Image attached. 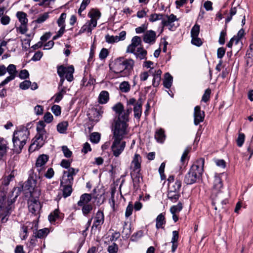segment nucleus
I'll list each match as a JSON object with an SVG mask.
<instances>
[{
	"instance_id": "f257e3e1",
	"label": "nucleus",
	"mask_w": 253,
	"mask_h": 253,
	"mask_svg": "<svg viewBox=\"0 0 253 253\" xmlns=\"http://www.w3.org/2000/svg\"><path fill=\"white\" fill-rule=\"evenodd\" d=\"M112 109L115 112L117 118L112 128L113 142L111 149L114 156L118 157L123 152L126 146V142L123 141V139L127 134L128 114L131 109L129 108L126 112L124 113L123 107L120 103H117L114 105Z\"/></svg>"
},
{
	"instance_id": "f03ea898",
	"label": "nucleus",
	"mask_w": 253,
	"mask_h": 253,
	"mask_svg": "<svg viewBox=\"0 0 253 253\" xmlns=\"http://www.w3.org/2000/svg\"><path fill=\"white\" fill-rule=\"evenodd\" d=\"M222 186L221 179L219 177H215L211 194L212 204L214 206L215 210H217L218 208L223 209V206L227 202V199L223 196V194L221 191Z\"/></svg>"
},
{
	"instance_id": "7ed1b4c3",
	"label": "nucleus",
	"mask_w": 253,
	"mask_h": 253,
	"mask_svg": "<svg viewBox=\"0 0 253 253\" xmlns=\"http://www.w3.org/2000/svg\"><path fill=\"white\" fill-rule=\"evenodd\" d=\"M205 160L200 158L197 160L191 167L188 172L185 174L184 182L187 185L198 182L202 176L204 171Z\"/></svg>"
},
{
	"instance_id": "20e7f679",
	"label": "nucleus",
	"mask_w": 253,
	"mask_h": 253,
	"mask_svg": "<svg viewBox=\"0 0 253 253\" xmlns=\"http://www.w3.org/2000/svg\"><path fill=\"white\" fill-rule=\"evenodd\" d=\"M133 65L132 59L119 57L114 60L111 69L115 73L120 74L121 77H126L129 75Z\"/></svg>"
},
{
	"instance_id": "39448f33",
	"label": "nucleus",
	"mask_w": 253,
	"mask_h": 253,
	"mask_svg": "<svg viewBox=\"0 0 253 253\" xmlns=\"http://www.w3.org/2000/svg\"><path fill=\"white\" fill-rule=\"evenodd\" d=\"M45 124L43 121H39L37 125V133L33 139V143L29 147V151H34L42 147L47 138V132L45 129Z\"/></svg>"
},
{
	"instance_id": "423d86ee",
	"label": "nucleus",
	"mask_w": 253,
	"mask_h": 253,
	"mask_svg": "<svg viewBox=\"0 0 253 253\" xmlns=\"http://www.w3.org/2000/svg\"><path fill=\"white\" fill-rule=\"evenodd\" d=\"M30 134L28 129L24 126L21 127L19 129L14 131L13 134L12 142L14 149L16 152H21Z\"/></svg>"
},
{
	"instance_id": "0eeeda50",
	"label": "nucleus",
	"mask_w": 253,
	"mask_h": 253,
	"mask_svg": "<svg viewBox=\"0 0 253 253\" xmlns=\"http://www.w3.org/2000/svg\"><path fill=\"white\" fill-rule=\"evenodd\" d=\"M131 42L126 48V53H132L137 59H142V46L141 38L139 36H134L131 39Z\"/></svg>"
},
{
	"instance_id": "6e6552de",
	"label": "nucleus",
	"mask_w": 253,
	"mask_h": 253,
	"mask_svg": "<svg viewBox=\"0 0 253 253\" xmlns=\"http://www.w3.org/2000/svg\"><path fill=\"white\" fill-rule=\"evenodd\" d=\"M17 196H15L14 201H9L6 198V193L4 191H0V216L4 215L1 218L2 222H5L7 220L6 216L11 209V204L15 201V199Z\"/></svg>"
},
{
	"instance_id": "1a4fd4ad",
	"label": "nucleus",
	"mask_w": 253,
	"mask_h": 253,
	"mask_svg": "<svg viewBox=\"0 0 253 253\" xmlns=\"http://www.w3.org/2000/svg\"><path fill=\"white\" fill-rule=\"evenodd\" d=\"M141 157L140 155L135 154L133 160L131 162L130 169L131 170V175L133 180L139 181V179L142 180V176L141 175Z\"/></svg>"
},
{
	"instance_id": "9d476101",
	"label": "nucleus",
	"mask_w": 253,
	"mask_h": 253,
	"mask_svg": "<svg viewBox=\"0 0 253 253\" xmlns=\"http://www.w3.org/2000/svg\"><path fill=\"white\" fill-rule=\"evenodd\" d=\"M7 72L9 76L0 83V88L15 79L17 73L16 66L14 64H9L7 67H6L4 65H0V77L5 75Z\"/></svg>"
},
{
	"instance_id": "9b49d317",
	"label": "nucleus",
	"mask_w": 253,
	"mask_h": 253,
	"mask_svg": "<svg viewBox=\"0 0 253 253\" xmlns=\"http://www.w3.org/2000/svg\"><path fill=\"white\" fill-rule=\"evenodd\" d=\"M120 103L123 107V112L124 113L126 112L127 109L130 108L131 111L128 114V120L129 119V115L132 112V108L130 106L131 105H133L134 106L133 111L134 117L138 119H140L142 113V102L140 99H139L137 102H136V100L133 98L127 100V104L126 110L124 109L123 105L121 102Z\"/></svg>"
},
{
	"instance_id": "f8f14e48",
	"label": "nucleus",
	"mask_w": 253,
	"mask_h": 253,
	"mask_svg": "<svg viewBox=\"0 0 253 253\" xmlns=\"http://www.w3.org/2000/svg\"><path fill=\"white\" fill-rule=\"evenodd\" d=\"M74 72V67L73 65H70L67 67L63 65H60L57 67V74L60 77V85H62L65 78L69 82L73 80V73Z\"/></svg>"
},
{
	"instance_id": "ddd939ff",
	"label": "nucleus",
	"mask_w": 253,
	"mask_h": 253,
	"mask_svg": "<svg viewBox=\"0 0 253 253\" xmlns=\"http://www.w3.org/2000/svg\"><path fill=\"white\" fill-rule=\"evenodd\" d=\"M31 173L28 179L25 183V188L29 191L31 194L37 193L38 195L40 194V190L37 186V178L40 179L41 174L37 176L34 173L33 170H31Z\"/></svg>"
},
{
	"instance_id": "4468645a",
	"label": "nucleus",
	"mask_w": 253,
	"mask_h": 253,
	"mask_svg": "<svg viewBox=\"0 0 253 253\" xmlns=\"http://www.w3.org/2000/svg\"><path fill=\"white\" fill-rule=\"evenodd\" d=\"M79 171V169L75 168H69L67 170H64L60 185L73 184L74 176L76 175Z\"/></svg>"
},
{
	"instance_id": "2eb2a0df",
	"label": "nucleus",
	"mask_w": 253,
	"mask_h": 253,
	"mask_svg": "<svg viewBox=\"0 0 253 253\" xmlns=\"http://www.w3.org/2000/svg\"><path fill=\"white\" fill-rule=\"evenodd\" d=\"M178 21L176 16L173 14L169 15L164 14L162 21H161V25L162 27V31L163 30L164 27H167L170 31H174L176 26H175L174 22Z\"/></svg>"
},
{
	"instance_id": "dca6fc26",
	"label": "nucleus",
	"mask_w": 253,
	"mask_h": 253,
	"mask_svg": "<svg viewBox=\"0 0 253 253\" xmlns=\"http://www.w3.org/2000/svg\"><path fill=\"white\" fill-rule=\"evenodd\" d=\"M16 16L21 23V26L19 27L20 32L22 34H25L27 31V24L28 19L27 18V14L23 11H18L16 13Z\"/></svg>"
},
{
	"instance_id": "f3484780",
	"label": "nucleus",
	"mask_w": 253,
	"mask_h": 253,
	"mask_svg": "<svg viewBox=\"0 0 253 253\" xmlns=\"http://www.w3.org/2000/svg\"><path fill=\"white\" fill-rule=\"evenodd\" d=\"M194 124L197 126L204 120L205 114L204 111L201 110L200 106H196L194 110Z\"/></svg>"
},
{
	"instance_id": "a211bd4d",
	"label": "nucleus",
	"mask_w": 253,
	"mask_h": 253,
	"mask_svg": "<svg viewBox=\"0 0 253 253\" xmlns=\"http://www.w3.org/2000/svg\"><path fill=\"white\" fill-rule=\"evenodd\" d=\"M104 222V215L103 212L99 210L94 217V220L92 226V229H100L101 225Z\"/></svg>"
},
{
	"instance_id": "6ab92c4d",
	"label": "nucleus",
	"mask_w": 253,
	"mask_h": 253,
	"mask_svg": "<svg viewBox=\"0 0 253 253\" xmlns=\"http://www.w3.org/2000/svg\"><path fill=\"white\" fill-rule=\"evenodd\" d=\"M28 208L30 212L33 214H37L39 213L42 206L39 201L35 199L31 200L28 202Z\"/></svg>"
},
{
	"instance_id": "aec40b11",
	"label": "nucleus",
	"mask_w": 253,
	"mask_h": 253,
	"mask_svg": "<svg viewBox=\"0 0 253 253\" xmlns=\"http://www.w3.org/2000/svg\"><path fill=\"white\" fill-rule=\"evenodd\" d=\"M48 157L46 155H40L37 160L36 167L40 174H42V172L43 169V166L47 162Z\"/></svg>"
},
{
	"instance_id": "412c9836",
	"label": "nucleus",
	"mask_w": 253,
	"mask_h": 253,
	"mask_svg": "<svg viewBox=\"0 0 253 253\" xmlns=\"http://www.w3.org/2000/svg\"><path fill=\"white\" fill-rule=\"evenodd\" d=\"M9 149L7 141L2 137H0V160L6 157Z\"/></svg>"
},
{
	"instance_id": "4be33fe9",
	"label": "nucleus",
	"mask_w": 253,
	"mask_h": 253,
	"mask_svg": "<svg viewBox=\"0 0 253 253\" xmlns=\"http://www.w3.org/2000/svg\"><path fill=\"white\" fill-rule=\"evenodd\" d=\"M156 39V32L152 30L146 31L143 35V42L150 44H153Z\"/></svg>"
},
{
	"instance_id": "5701e85b",
	"label": "nucleus",
	"mask_w": 253,
	"mask_h": 253,
	"mask_svg": "<svg viewBox=\"0 0 253 253\" xmlns=\"http://www.w3.org/2000/svg\"><path fill=\"white\" fill-rule=\"evenodd\" d=\"M167 197L172 202L175 203L180 197V191L168 188Z\"/></svg>"
},
{
	"instance_id": "b1692460",
	"label": "nucleus",
	"mask_w": 253,
	"mask_h": 253,
	"mask_svg": "<svg viewBox=\"0 0 253 253\" xmlns=\"http://www.w3.org/2000/svg\"><path fill=\"white\" fill-rule=\"evenodd\" d=\"M103 112L97 109H93L91 112L88 114V118L90 120L97 123L100 119Z\"/></svg>"
},
{
	"instance_id": "393cba45",
	"label": "nucleus",
	"mask_w": 253,
	"mask_h": 253,
	"mask_svg": "<svg viewBox=\"0 0 253 253\" xmlns=\"http://www.w3.org/2000/svg\"><path fill=\"white\" fill-rule=\"evenodd\" d=\"M63 214L60 213L58 210H55L48 216V219L51 223H53L58 220H62Z\"/></svg>"
},
{
	"instance_id": "a878e982",
	"label": "nucleus",
	"mask_w": 253,
	"mask_h": 253,
	"mask_svg": "<svg viewBox=\"0 0 253 253\" xmlns=\"http://www.w3.org/2000/svg\"><path fill=\"white\" fill-rule=\"evenodd\" d=\"M91 200V194H84L80 197V200L78 202V205L79 206H82L85 205L89 204L88 203Z\"/></svg>"
},
{
	"instance_id": "bb28decb",
	"label": "nucleus",
	"mask_w": 253,
	"mask_h": 253,
	"mask_svg": "<svg viewBox=\"0 0 253 253\" xmlns=\"http://www.w3.org/2000/svg\"><path fill=\"white\" fill-rule=\"evenodd\" d=\"M165 215V213L163 212L159 214L157 217L156 219V227L157 229L164 228L163 225H165L166 223Z\"/></svg>"
},
{
	"instance_id": "cd10ccee",
	"label": "nucleus",
	"mask_w": 253,
	"mask_h": 253,
	"mask_svg": "<svg viewBox=\"0 0 253 253\" xmlns=\"http://www.w3.org/2000/svg\"><path fill=\"white\" fill-rule=\"evenodd\" d=\"M109 99V94L108 91H102L98 97V102L100 104H105Z\"/></svg>"
},
{
	"instance_id": "c85d7f7f",
	"label": "nucleus",
	"mask_w": 253,
	"mask_h": 253,
	"mask_svg": "<svg viewBox=\"0 0 253 253\" xmlns=\"http://www.w3.org/2000/svg\"><path fill=\"white\" fill-rule=\"evenodd\" d=\"M155 138L158 142L163 143L166 138L164 130L160 128L156 131L155 134Z\"/></svg>"
},
{
	"instance_id": "c756f323",
	"label": "nucleus",
	"mask_w": 253,
	"mask_h": 253,
	"mask_svg": "<svg viewBox=\"0 0 253 253\" xmlns=\"http://www.w3.org/2000/svg\"><path fill=\"white\" fill-rule=\"evenodd\" d=\"M173 78L169 73L165 74V79L163 82L164 85L167 88H169L172 83Z\"/></svg>"
},
{
	"instance_id": "7c9ffc66",
	"label": "nucleus",
	"mask_w": 253,
	"mask_h": 253,
	"mask_svg": "<svg viewBox=\"0 0 253 253\" xmlns=\"http://www.w3.org/2000/svg\"><path fill=\"white\" fill-rule=\"evenodd\" d=\"M72 185L73 184H65L60 185L63 187V196L64 197L66 198L69 196L72 192Z\"/></svg>"
},
{
	"instance_id": "2f4dec72",
	"label": "nucleus",
	"mask_w": 253,
	"mask_h": 253,
	"mask_svg": "<svg viewBox=\"0 0 253 253\" xmlns=\"http://www.w3.org/2000/svg\"><path fill=\"white\" fill-rule=\"evenodd\" d=\"M88 16L90 19L98 20L101 16V13L96 9H92L88 13Z\"/></svg>"
},
{
	"instance_id": "473e14b6",
	"label": "nucleus",
	"mask_w": 253,
	"mask_h": 253,
	"mask_svg": "<svg viewBox=\"0 0 253 253\" xmlns=\"http://www.w3.org/2000/svg\"><path fill=\"white\" fill-rule=\"evenodd\" d=\"M68 126L67 122H63L59 123L57 126V131L60 133H64L66 131Z\"/></svg>"
},
{
	"instance_id": "72a5a7b5",
	"label": "nucleus",
	"mask_w": 253,
	"mask_h": 253,
	"mask_svg": "<svg viewBox=\"0 0 253 253\" xmlns=\"http://www.w3.org/2000/svg\"><path fill=\"white\" fill-rule=\"evenodd\" d=\"M49 17V12H44L43 14L39 15L37 19L35 20V22L38 24L42 23L46 21Z\"/></svg>"
},
{
	"instance_id": "f704fd0d",
	"label": "nucleus",
	"mask_w": 253,
	"mask_h": 253,
	"mask_svg": "<svg viewBox=\"0 0 253 253\" xmlns=\"http://www.w3.org/2000/svg\"><path fill=\"white\" fill-rule=\"evenodd\" d=\"M49 232V230L47 228L40 229L37 231L36 236L38 238H42L45 237Z\"/></svg>"
},
{
	"instance_id": "c9c22d12",
	"label": "nucleus",
	"mask_w": 253,
	"mask_h": 253,
	"mask_svg": "<svg viewBox=\"0 0 253 253\" xmlns=\"http://www.w3.org/2000/svg\"><path fill=\"white\" fill-rule=\"evenodd\" d=\"M181 181L179 179L177 178L175 180L174 183H171V184L168 186V188L175 189L176 190H178L180 191L181 188Z\"/></svg>"
},
{
	"instance_id": "e433bc0d",
	"label": "nucleus",
	"mask_w": 253,
	"mask_h": 253,
	"mask_svg": "<svg viewBox=\"0 0 253 253\" xmlns=\"http://www.w3.org/2000/svg\"><path fill=\"white\" fill-rule=\"evenodd\" d=\"M183 208L182 203L179 202L177 205L172 206L170 209V211L171 213H177L179 212Z\"/></svg>"
},
{
	"instance_id": "4c0bfd02",
	"label": "nucleus",
	"mask_w": 253,
	"mask_h": 253,
	"mask_svg": "<svg viewBox=\"0 0 253 253\" xmlns=\"http://www.w3.org/2000/svg\"><path fill=\"white\" fill-rule=\"evenodd\" d=\"M66 93L65 89H62L59 92L54 95L53 98H54V102L58 103L63 98V95Z\"/></svg>"
},
{
	"instance_id": "58836bf2",
	"label": "nucleus",
	"mask_w": 253,
	"mask_h": 253,
	"mask_svg": "<svg viewBox=\"0 0 253 253\" xmlns=\"http://www.w3.org/2000/svg\"><path fill=\"white\" fill-rule=\"evenodd\" d=\"M120 90L123 92H127L130 90V85L127 82H123L119 86Z\"/></svg>"
},
{
	"instance_id": "ea45409f",
	"label": "nucleus",
	"mask_w": 253,
	"mask_h": 253,
	"mask_svg": "<svg viewBox=\"0 0 253 253\" xmlns=\"http://www.w3.org/2000/svg\"><path fill=\"white\" fill-rule=\"evenodd\" d=\"M66 13H62L59 18L58 19L57 23L59 27H65V19L66 18Z\"/></svg>"
},
{
	"instance_id": "a19ab883",
	"label": "nucleus",
	"mask_w": 253,
	"mask_h": 253,
	"mask_svg": "<svg viewBox=\"0 0 253 253\" xmlns=\"http://www.w3.org/2000/svg\"><path fill=\"white\" fill-rule=\"evenodd\" d=\"M163 16L164 14H152L150 15L149 20L152 22H154L159 20H161V21H162Z\"/></svg>"
},
{
	"instance_id": "79ce46f5",
	"label": "nucleus",
	"mask_w": 253,
	"mask_h": 253,
	"mask_svg": "<svg viewBox=\"0 0 253 253\" xmlns=\"http://www.w3.org/2000/svg\"><path fill=\"white\" fill-rule=\"evenodd\" d=\"M105 39L106 42L109 43H114L119 42L118 40V36H110L108 34L105 36Z\"/></svg>"
},
{
	"instance_id": "37998d69",
	"label": "nucleus",
	"mask_w": 253,
	"mask_h": 253,
	"mask_svg": "<svg viewBox=\"0 0 253 253\" xmlns=\"http://www.w3.org/2000/svg\"><path fill=\"white\" fill-rule=\"evenodd\" d=\"M90 141L94 143H97L100 139V135L98 132H93L90 134Z\"/></svg>"
},
{
	"instance_id": "c03bdc74",
	"label": "nucleus",
	"mask_w": 253,
	"mask_h": 253,
	"mask_svg": "<svg viewBox=\"0 0 253 253\" xmlns=\"http://www.w3.org/2000/svg\"><path fill=\"white\" fill-rule=\"evenodd\" d=\"M90 0H83L80 8L78 10V14L82 16V12L83 11H84L86 7V6L88 5V4L90 3Z\"/></svg>"
},
{
	"instance_id": "a18cd8bd",
	"label": "nucleus",
	"mask_w": 253,
	"mask_h": 253,
	"mask_svg": "<svg viewBox=\"0 0 253 253\" xmlns=\"http://www.w3.org/2000/svg\"><path fill=\"white\" fill-rule=\"evenodd\" d=\"M200 32V26L195 24L192 28L191 31V37H198Z\"/></svg>"
},
{
	"instance_id": "49530a36",
	"label": "nucleus",
	"mask_w": 253,
	"mask_h": 253,
	"mask_svg": "<svg viewBox=\"0 0 253 253\" xmlns=\"http://www.w3.org/2000/svg\"><path fill=\"white\" fill-rule=\"evenodd\" d=\"M82 211L84 215L88 214L92 210V205L90 204L82 206Z\"/></svg>"
},
{
	"instance_id": "de8ad7c7",
	"label": "nucleus",
	"mask_w": 253,
	"mask_h": 253,
	"mask_svg": "<svg viewBox=\"0 0 253 253\" xmlns=\"http://www.w3.org/2000/svg\"><path fill=\"white\" fill-rule=\"evenodd\" d=\"M245 135L244 133H239L238 138L236 140L238 146L242 147L244 143Z\"/></svg>"
},
{
	"instance_id": "09e8293b",
	"label": "nucleus",
	"mask_w": 253,
	"mask_h": 253,
	"mask_svg": "<svg viewBox=\"0 0 253 253\" xmlns=\"http://www.w3.org/2000/svg\"><path fill=\"white\" fill-rule=\"evenodd\" d=\"M133 209V206L131 202H129L127 206L125 212V216L127 218L131 215Z\"/></svg>"
},
{
	"instance_id": "8fccbe9b",
	"label": "nucleus",
	"mask_w": 253,
	"mask_h": 253,
	"mask_svg": "<svg viewBox=\"0 0 253 253\" xmlns=\"http://www.w3.org/2000/svg\"><path fill=\"white\" fill-rule=\"evenodd\" d=\"M211 93V90L210 88L207 89L202 96V101L205 102H208L210 99Z\"/></svg>"
},
{
	"instance_id": "3c124183",
	"label": "nucleus",
	"mask_w": 253,
	"mask_h": 253,
	"mask_svg": "<svg viewBox=\"0 0 253 253\" xmlns=\"http://www.w3.org/2000/svg\"><path fill=\"white\" fill-rule=\"evenodd\" d=\"M226 36V28L222 30L220 34L218 42L220 44L223 45L225 43V38Z\"/></svg>"
},
{
	"instance_id": "603ef678",
	"label": "nucleus",
	"mask_w": 253,
	"mask_h": 253,
	"mask_svg": "<svg viewBox=\"0 0 253 253\" xmlns=\"http://www.w3.org/2000/svg\"><path fill=\"white\" fill-rule=\"evenodd\" d=\"M52 113L56 116H58L61 114V107L57 105H54L51 107Z\"/></svg>"
},
{
	"instance_id": "864d4df0",
	"label": "nucleus",
	"mask_w": 253,
	"mask_h": 253,
	"mask_svg": "<svg viewBox=\"0 0 253 253\" xmlns=\"http://www.w3.org/2000/svg\"><path fill=\"white\" fill-rule=\"evenodd\" d=\"M53 118V116L50 113L46 112V113H45L43 116V122L44 123L45 122L46 123H50L52 121Z\"/></svg>"
},
{
	"instance_id": "5fc2aeb1",
	"label": "nucleus",
	"mask_w": 253,
	"mask_h": 253,
	"mask_svg": "<svg viewBox=\"0 0 253 253\" xmlns=\"http://www.w3.org/2000/svg\"><path fill=\"white\" fill-rule=\"evenodd\" d=\"M62 150L64 154V155L66 158H70L72 156V152L66 146H63L62 147Z\"/></svg>"
},
{
	"instance_id": "6e6d98bb",
	"label": "nucleus",
	"mask_w": 253,
	"mask_h": 253,
	"mask_svg": "<svg viewBox=\"0 0 253 253\" xmlns=\"http://www.w3.org/2000/svg\"><path fill=\"white\" fill-rule=\"evenodd\" d=\"M118 251V246L116 243H113L108 248V251L109 253H117Z\"/></svg>"
},
{
	"instance_id": "4d7b16f0",
	"label": "nucleus",
	"mask_w": 253,
	"mask_h": 253,
	"mask_svg": "<svg viewBox=\"0 0 253 253\" xmlns=\"http://www.w3.org/2000/svg\"><path fill=\"white\" fill-rule=\"evenodd\" d=\"M191 42L193 44L200 46L202 44V42L200 38L198 37H192Z\"/></svg>"
},
{
	"instance_id": "13d9d810",
	"label": "nucleus",
	"mask_w": 253,
	"mask_h": 253,
	"mask_svg": "<svg viewBox=\"0 0 253 253\" xmlns=\"http://www.w3.org/2000/svg\"><path fill=\"white\" fill-rule=\"evenodd\" d=\"M155 73H156V70L153 68H151L148 72L143 73V81L147 80L149 76H154Z\"/></svg>"
},
{
	"instance_id": "bf43d9fd",
	"label": "nucleus",
	"mask_w": 253,
	"mask_h": 253,
	"mask_svg": "<svg viewBox=\"0 0 253 253\" xmlns=\"http://www.w3.org/2000/svg\"><path fill=\"white\" fill-rule=\"evenodd\" d=\"M61 166L65 169H69V168H71L70 167L71 166V162L69 160L63 159L62 160L61 164Z\"/></svg>"
},
{
	"instance_id": "052dcab7",
	"label": "nucleus",
	"mask_w": 253,
	"mask_h": 253,
	"mask_svg": "<svg viewBox=\"0 0 253 253\" xmlns=\"http://www.w3.org/2000/svg\"><path fill=\"white\" fill-rule=\"evenodd\" d=\"M31 84V83L30 81L25 80L22 82L21 83H20L19 86L20 88L22 89H26L29 88Z\"/></svg>"
},
{
	"instance_id": "680f3d73",
	"label": "nucleus",
	"mask_w": 253,
	"mask_h": 253,
	"mask_svg": "<svg viewBox=\"0 0 253 253\" xmlns=\"http://www.w3.org/2000/svg\"><path fill=\"white\" fill-rule=\"evenodd\" d=\"M43 108L42 106L37 105L34 108V111L37 115H41L42 114Z\"/></svg>"
},
{
	"instance_id": "e2e57ef3",
	"label": "nucleus",
	"mask_w": 253,
	"mask_h": 253,
	"mask_svg": "<svg viewBox=\"0 0 253 253\" xmlns=\"http://www.w3.org/2000/svg\"><path fill=\"white\" fill-rule=\"evenodd\" d=\"M92 31V28L90 27V26L86 23V24L84 25L80 30V33H83L85 32H87L88 33H91Z\"/></svg>"
},
{
	"instance_id": "0e129e2a",
	"label": "nucleus",
	"mask_w": 253,
	"mask_h": 253,
	"mask_svg": "<svg viewBox=\"0 0 253 253\" xmlns=\"http://www.w3.org/2000/svg\"><path fill=\"white\" fill-rule=\"evenodd\" d=\"M108 55V51L106 48H102L99 53V58L101 59H104Z\"/></svg>"
},
{
	"instance_id": "69168bd1",
	"label": "nucleus",
	"mask_w": 253,
	"mask_h": 253,
	"mask_svg": "<svg viewBox=\"0 0 253 253\" xmlns=\"http://www.w3.org/2000/svg\"><path fill=\"white\" fill-rule=\"evenodd\" d=\"M54 174V171L52 168H50L48 169L47 171L44 174V176L48 179L51 178Z\"/></svg>"
},
{
	"instance_id": "338daca9",
	"label": "nucleus",
	"mask_w": 253,
	"mask_h": 253,
	"mask_svg": "<svg viewBox=\"0 0 253 253\" xmlns=\"http://www.w3.org/2000/svg\"><path fill=\"white\" fill-rule=\"evenodd\" d=\"M225 49L223 47H219L217 51V56L218 58L221 59L225 55Z\"/></svg>"
},
{
	"instance_id": "774afa93",
	"label": "nucleus",
	"mask_w": 253,
	"mask_h": 253,
	"mask_svg": "<svg viewBox=\"0 0 253 253\" xmlns=\"http://www.w3.org/2000/svg\"><path fill=\"white\" fill-rule=\"evenodd\" d=\"M10 20V17L7 15H3L0 19L1 23L4 25H6L9 24Z\"/></svg>"
}]
</instances>
